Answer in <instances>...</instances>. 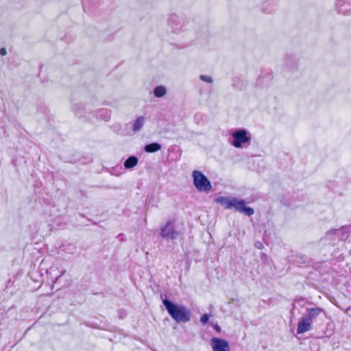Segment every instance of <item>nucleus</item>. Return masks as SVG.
I'll return each mask as SVG.
<instances>
[{"label":"nucleus","mask_w":351,"mask_h":351,"mask_svg":"<svg viewBox=\"0 0 351 351\" xmlns=\"http://www.w3.org/2000/svg\"><path fill=\"white\" fill-rule=\"evenodd\" d=\"M192 177L194 186L198 191L208 193L211 191V182L201 171L197 170L193 171Z\"/></svg>","instance_id":"7ed1b4c3"},{"label":"nucleus","mask_w":351,"mask_h":351,"mask_svg":"<svg viewBox=\"0 0 351 351\" xmlns=\"http://www.w3.org/2000/svg\"><path fill=\"white\" fill-rule=\"evenodd\" d=\"M322 312H324V310L321 308H308L306 310V315L304 316L313 323V320L318 317Z\"/></svg>","instance_id":"9b49d317"},{"label":"nucleus","mask_w":351,"mask_h":351,"mask_svg":"<svg viewBox=\"0 0 351 351\" xmlns=\"http://www.w3.org/2000/svg\"><path fill=\"white\" fill-rule=\"evenodd\" d=\"M233 208H234L236 210L244 213L247 216H251L254 214V210L250 207L246 206L243 200H239L235 198Z\"/></svg>","instance_id":"0eeeda50"},{"label":"nucleus","mask_w":351,"mask_h":351,"mask_svg":"<svg viewBox=\"0 0 351 351\" xmlns=\"http://www.w3.org/2000/svg\"><path fill=\"white\" fill-rule=\"evenodd\" d=\"M138 162V159L136 156H130L124 162L125 169H132L134 167Z\"/></svg>","instance_id":"ddd939ff"},{"label":"nucleus","mask_w":351,"mask_h":351,"mask_svg":"<svg viewBox=\"0 0 351 351\" xmlns=\"http://www.w3.org/2000/svg\"><path fill=\"white\" fill-rule=\"evenodd\" d=\"M215 202L219 204L224 208L230 209L233 208L234 202H235V197H218L215 199Z\"/></svg>","instance_id":"9d476101"},{"label":"nucleus","mask_w":351,"mask_h":351,"mask_svg":"<svg viewBox=\"0 0 351 351\" xmlns=\"http://www.w3.org/2000/svg\"><path fill=\"white\" fill-rule=\"evenodd\" d=\"M167 93V88L164 86H158L154 89V95L156 97H162Z\"/></svg>","instance_id":"2eb2a0df"},{"label":"nucleus","mask_w":351,"mask_h":351,"mask_svg":"<svg viewBox=\"0 0 351 351\" xmlns=\"http://www.w3.org/2000/svg\"><path fill=\"white\" fill-rule=\"evenodd\" d=\"M213 328H215V330L217 332H220L221 330V328L219 326H218L217 324H213Z\"/></svg>","instance_id":"6ab92c4d"},{"label":"nucleus","mask_w":351,"mask_h":351,"mask_svg":"<svg viewBox=\"0 0 351 351\" xmlns=\"http://www.w3.org/2000/svg\"><path fill=\"white\" fill-rule=\"evenodd\" d=\"M251 134L245 129H239L232 132L230 144L236 148H246L251 143Z\"/></svg>","instance_id":"f03ea898"},{"label":"nucleus","mask_w":351,"mask_h":351,"mask_svg":"<svg viewBox=\"0 0 351 351\" xmlns=\"http://www.w3.org/2000/svg\"><path fill=\"white\" fill-rule=\"evenodd\" d=\"M338 12L344 14H351V0H336Z\"/></svg>","instance_id":"1a4fd4ad"},{"label":"nucleus","mask_w":351,"mask_h":351,"mask_svg":"<svg viewBox=\"0 0 351 351\" xmlns=\"http://www.w3.org/2000/svg\"><path fill=\"white\" fill-rule=\"evenodd\" d=\"M145 123V118L143 116L138 117L132 123V128L134 132H139Z\"/></svg>","instance_id":"f8f14e48"},{"label":"nucleus","mask_w":351,"mask_h":351,"mask_svg":"<svg viewBox=\"0 0 351 351\" xmlns=\"http://www.w3.org/2000/svg\"><path fill=\"white\" fill-rule=\"evenodd\" d=\"M209 319V315L208 314H204L201 318H200V321L203 324H205L208 322Z\"/></svg>","instance_id":"f3484780"},{"label":"nucleus","mask_w":351,"mask_h":351,"mask_svg":"<svg viewBox=\"0 0 351 351\" xmlns=\"http://www.w3.org/2000/svg\"><path fill=\"white\" fill-rule=\"evenodd\" d=\"M178 224L174 221H168L160 228V236L167 240H173L180 234Z\"/></svg>","instance_id":"20e7f679"},{"label":"nucleus","mask_w":351,"mask_h":351,"mask_svg":"<svg viewBox=\"0 0 351 351\" xmlns=\"http://www.w3.org/2000/svg\"><path fill=\"white\" fill-rule=\"evenodd\" d=\"M168 25L173 32L178 34L184 29V21L182 18L176 14L169 15L168 18Z\"/></svg>","instance_id":"39448f33"},{"label":"nucleus","mask_w":351,"mask_h":351,"mask_svg":"<svg viewBox=\"0 0 351 351\" xmlns=\"http://www.w3.org/2000/svg\"><path fill=\"white\" fill-rule=\"evenodd\" d=\"M162 146L160 144L158 143H153L151 144H148L145 147V151L146 152L152 153L159 151L161 149Z\"/></svg>","instance_id":"4468645a"},{"label":"nucleus","mask_w":351,"mask_h":351,"mask_svg":"<svg viewBox=\"0 0 351 351\" xmlns=\"http://www.w3.org/2000/svg\"><path fill=\"white\" fill-rule=\"evenodd\" d=\"M199 77L202 81H204L205 82H207V83L213 82V78H212V77H210L209 75H200Z\"/></svg>","instance_id":"dca6fc26"},{"label":"nucleus","mask_w":351,"mask_h":351,"mask_svg":"<svg viewBox=\"0 0 351 351\" xmlns=\"http://www.w3.org/2000/svg\"><path fill=\"white\" fill-rule=\"evenodd\" d=\"M313 323L306 319L304 316H302L298 322L297 333L303 334L306 332L310 331L313 328Z\"/></svg>","instance_id":"6e6552de"},{"label":"nucleus","mask_w":351,"mask_h":351,"mask_svg":"<svg viewBox=\"0 0 351 351\" xmlns=\"http://www.w3.org/2000/svg\"><path fill=\"white\" fill-rule=\"evenodd\" d=\"M168 313L177 322H187L191 319V312L186 306L171 302L167 299L163 300Z\"/></svg>","instance_id":"f257e3e1"},{"label":"nucleus","mask_w":351,"mask_h":351,"mask_svg":"<svg viewBox=\"0 0 351 351\" xmlns=\"http://www.w3.org/2000/svg\"><path fill=\"white\" fill-rule=\"evenodd\" d=\"M211 346L213 351H230L228 343L226 340L217 337L211 339Z\"/></svg>","instance_id":"423d86ee"},{"label":"nucleus","mask_w":351,"mask_h":351,"mask_svg":"<svg viewBox=\"0 0 351 351\" xmlns=\"http://www.w3.org/2000/svg\"><path fill=\"white\" fill-rule=\"evenodd\" d=\"M6 53H7V51H6V49L5 48H1L0 49V54L1 56H5V55H6Z\"/></svg>","instance_id":"a211bd4d"}]
</instances>
